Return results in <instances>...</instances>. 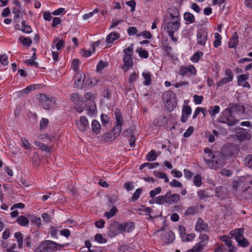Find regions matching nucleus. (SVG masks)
I'll list each match as a JSON object with an SVG mask.
<instances>
[{"mask_svg": "<svg viewBox=\"0 0 252 252\" xmlns=\"http://www.w3.org/2000/svg\"><path fill=\"white\" fill-rule=\"evenodd\" d=\"M34 145L41 151H46L47 152H50V151L51 148L41 142L35 141L34 142Z\"/></svg>", "mask_w": 252, "mask_h": 252, "instance_id": "obj_31", "label": "nucleus"}, {"mask_svg": "<svg viewBox=\"0 0 252 252\" xmlns=\"http://www.w3.org/2000/svg\"><path fill=\"white\" fill-rule=\"evenodd\" d=\"M85 79V75L81 72H78L76 73L74 80L76 85L77 87L81 86Z\"/></svg>", "mask_w": 252, "mask_h": 252, "instance_id": "obj_25", "label": "nucleus"}, {"mask_svg": "<svg viewBox=\"0 0 252 252\" xmlns=\"http://www.w3.org/2000/svg\"><path fill=\"white\" fill-rule=\"evenodd\" d=\"M69 245V243L59 244L54 241L47 240L42 242L39 247V249L41 252H45L46 251L59 250L62 248H63Z\"/></svg>", "mask_w": 252, "mask_h": 252, "instance_id": "obj_3", "label": "nucleus"}, {"mask_svg": "<svg viewBox=\"0 0 252 252\" xmlns=\"http://www.w3.org/2000/svg\"><path fill=\"white\" fill-rule=\"evenodd\" d=\"M136 52L138 53L139 56L142 58L146 59L149 56V53L148 51L145 50H142V48L137 49Z\"/></svg>", "mask_w": 252, "mask_h": 252, "instance_id": "obj_51", "label": "nucleus"}, {"mask_svg": "<svg viewBox=\"0 0 252 252\" xmlns=\"http://www.w3.org/2000/svg\"><path fill=\"white\" fill-rule=\"evenodd\" d=\"M215 40L214 41V46L215 47L217 48L221 44V36L219 33H215Z\"/></svg>", "mask_w": 252, "mask_h": 252, "instance_id": "obj_42", "label": "nucleus"}, {"mask_svg": "<svg viewBox=\"0 0 252 252\" xmlns=\"http://www.w3.org/2000/svg\"><path fill=\"white\" fill-rule=\"evenodd\" d=\"M141 191H142V190L141 189H137L135 190V191L134 192V193H133V194L131 197V199L133 201H135L139 198L140 194L141 193Z\"/></svg>", "mask_w": 252, "mask_h": 252, "instance_id": "obj_56", "label": "nucleus"}, {"mask_svg": "<svg viewBox=\"0 0 252 252\" xmlns=\"http://www.w3.org/2000/svg\"><path fill=\"white\" fill-rule=\"evenodd\" d=\"M191 113V107L188 105H184L183 107L182 114L189 116Z\"/></svg>", "mask_w": 252, "mask_h": 252, "instance_id": "obj_52", "label": "nucleus"}, {"mask_svg": "<svg viewBox=\"0 0 252 252\" xmlns=\"http://www.w3.org/2000/svg\"><path fill=\"white\" fill-rule=\"evenodd\" d=\"M120 35L118 32H112L108 34L106 38V41L108 43H112L114 41L119 38Z\"/></svg>", "mask_w": 252, "mask_h": 252, "instance_id": "obj_26", "label": "nucleus"}, {"mask_svg": "<svg viewBox=\"0 0 252 252\" xmlns=\"http://www.w3.org/2000/svg\"><path fill=\"white\" fill-rule=\"evenodd\" d=\"M37 98L44 109H50L54 106L55 103V100L52 97H50L44 94H38Z\"/></svg>", "mask_w": 252, "mask_h": 252, "instance_id": "obj_6", "label": "nucleus"}, {"mask_svg": "<svg viewBox=\"0 0 252 252\" xmlns=\"http://www.w3.org/2000/svg\"><path fill=\"white\" fill-rule=\"evenodd\" d=\"M197 194L201 199H204L210 197L209 193L206 190H200L197 192Z\"/></svg>", "mask_w": 252, "mask_h": 252, "instance_id": "obj_43", "label": "nucleus"}, {"mask_svg": "<svg viewBox=\"0 0 252 252\" xmlns=\"http://www.w3.org/2000/svg\"><path fill=\"white\" fill-rule=\"evenodd\" d=\"M19 40L24 45L27 46H30L32 43V40L30 37H25L24 36H20L19 38Z\"/></svg>", "mask_w": 252, "mask_h": 252, "instance_id": "obj_33", "label": "nucleus"}, {"mask_svg": "<svg viewBox=\"0 0 252 252\" xmlns=\"http://www.w3.org/2000/svg\"><path fill=\"white\" fill-rule=\"evenodd\" d=\"M227 189L221 186L218 187L216 188L215 193L216 196L220 199H222L227 194Z\"/></svg>", "mask_w": 252, "mask_h": 252, "instance_id": "obj_18", "label": "nucleus"}, {"mask_svg": "<svg viewBox=\"0 0 252 252\" xmlns=\"http://www.w3.org/2000/svg\"><path fill=\"white\" fill-rule=\"evenodd\" d=\"M14 237L16 239L18 246L20 249L23 247V236L20 232H16L14 234Z\"/></svg>", "mask_w": 252, "mask_h": 252, "instance_id": "obj_29", "label": "nucleus"}, {"mask_svg": "<svg viewBox=\"0 0 252 252\" xmlns=\"http://www.w3.org/2000/svg\"><path fill=\"white\" fill-rule=\"evenodd\" d=\"M173 13H170L171 19L168 22L164 23V29L168 33L174 32L177 31L180 26V13L176 8L173 9Z\"/></svg>", "mask_w": 252, "mask_h": 252, "instance_id": "obj_1", "label": "nucleus"}, {"mask_svg": "<svg viewBox=\"0 0 252 252\" xmlns=\"http://www.w3.org/2000/svg\"><path fill=\"white\" fill-rule=\"evenodd\" d=\"M158 165V162H154V163H144L142 164H141L140 166V169H142L144 168H147L149 169H153L157 166Z\"/></svg>", "mask_w": 252, "mask_h": 252, "instance_id": "obj_39", "label": "nucleus"}, {"mask_svg": "<svg viewBox=\"0 0 252 252\" xmlns=\"http://www.w3.org/2000/svg\"><path fill=\"white\" fill-rule=\"evenodd\" d=\"M137 29H136V28L134 27H129L127 30V33L130 36L133 35L135 34H137Z\"/></svg>", "mask_w": 252, "mask_h": 252, "instance_id": "obj_59", "label": "nucleus"}, {"mask_svg": "<svg viewBox=\"0 0 252 252\" xmlns=\"http://www.w3.org/2000/svg\"><path fill=\"white\" fill-rule=\"evenodd\" d=\"M118 212V210L117 208L114 206L110 211L106 212L104 213V216L109 219L114 216Z\"/></svg>", "mask_w": 252, "mask_h": 252, "instance_id": "obj_36", "label": "nucleus"}, {"mask_svg": "<svg viewBox=\"0 0 252 252\" xmlns=\"http://www.w3.org/2000/svg\"><path fill=\"white\" fill-rule=\"evenodd\" d=\"M167 123V119L165 116H159L153 121V125L156 126H162Z\"/></svg>", "mask_w": 252, "mask_h": 252, "instance_id": "obj_22", "label": "nucleus"}, {"mask_svg": "<svg viewBox=\"0 0 252 252\" xmlns=\"http://www.w3.org/2000/svg\"><path fill=\"white\" fill-rule=\"evenodd\" d=\"M184 18L185 20L189 23H193L195 21L194 15L189 12H185L184 14Z\"/></svg>", "mask_w": 252, "mask_h": 252, "instance_id": "obj_34", "label": "nucleus"}, {"mask_svg": "<svg viewBox=\"0 0 252 252\" xmlns=\"http://www.w3.org/2000/svg\"><path fill=\"white\" fill-rule=\"evenodd\" d=\"M161 191V189L160 187L157 188L155 189L152 190L150 192V195L151 197H155L157 194L160 193Z\"/></svg>", "mask_w": 252, "mask_h": 252, "instance_id": "obj_61", "label": "nucleus"}, {"mask_svg": "<svg viewBox=\"0 0 252 252\" xmlns=\"http://www.w3.org/2000/svg\"><path fill=\"white\" fill-rule=\"evenodd\" d=\"M189 73L188 70V67L185 66H181L180 67L179 74L182 76L186 75Z\"/></svg>", "mask_w": 252, "mask_h": 252, "instance_id": "obj_60", "label": "nucleus"}, {"mask_svg": "<svg viewBox=\"0 0 252 252\" xmlns=\"http://www.w3.org/2000/svg\"><path fill=\"white\" fill-rule=\"evenodd\" d=\"M249 79L248 74H242L238 76L237 84L238 85L240 86L242 85V82H244Z\"/></svg>", "mask_w": 252, "mask_h": 252, "instance_id": "obj_44", "label": "nucleus"}, {"mask_svg": "<svg viewBox=\"0 0 252 252\" xmlns=\"http://www.w3.org/2000/svg\"><path fill=\"white\" fill-rule=\"evenodd\" d=\"M165 202V195L164 196H159L155 198V202L157 204H161Z\"/></svg>", "mask_w": 252, "mask_h": 252, "instance_id": "obj_63", "label": "nucleus"}, {"mask_svg": "<svg viewBox=\"0 0 252 252\" xmlns=\"http://www.w3.org/2000/svg\"><path fill=\"white\" fill-rule=\"evenodd\" d=\"M238 35L237 32H233L232 37L228 42V46L230 48H235L238 45Z\"/></svg>", "mask_w": 252, "mask_h": 252, "instance_id": "obj_17", "label": "nucleus"}, {"mask_svg": "<svg viewBox=\"0 0 252 252\" xmlns=\"http://www.w3.org/2000/svg\"><path fill=\"white\" fill-rule=\"evenodd\" d=\"M115 117L116 119V125L113 127L114 130H117V129H120V132H122V127L121 126H123L124 124V120L122 117V113L121 112L119 109L116 110L115 113Z\"/></svg>", "mask_w": 252, "mask_h": 252, "instance_id": "obj_10", "label": "nucleus"}, {"mask_svg": "<svg viewBox=\"0 0 252 252\" xmlns=\"http://www.w3.org/2000/svg\"><path fill=\"white\" fill-rule=\"evenodd\" d=\"M203 53L202 52H197L191 57L190 60L193 63L198 62L200 58L202 57Z\"/></svg>", "mask_w": 252, "mask_h": 252, "instance_id": "obj_41", "label": "nucleus"}, {"mask_svg": "<svg viewBox=\"0 0 252 252\" xmlns=\"http://www.w3.org/2000/svg\"><path fill=\"white\" fill-rule=\"evenodd\" d=\"M237 106L238 105L237 104H230L228 107L223 110V114L226 115V113H227L232 114V112H233L236 110Z\"/></svg>", "mask_w": 252, "mask_h": 252, "instance_id": "obj_37", "label": "nucleus"}, {"mask_svg": "<svg viewBox=\"0 0 252 252\" xmlns=\"http://www.w3.org/2000/svg\"><path fill=\"white\" fill-rule=\"evenodd\" d=\"M28 217L29 218V220L32 222H33L36 224V226L38 227H40L41 223V219L39 217H36L34 216H31L29 215L28 216Z\"/></svg>", "mask_w": 252, "mask_h": 252, "instance_id": "obj_32", "label": "nucleus"}, {"mask_svg": "<svg viewBox=\"0 0 252 252\" xmlns=\"http://www.w3.org/2000/svg\"><path fill=\"white\" fill-rule=\"evenodd\" d=\"M206 243L205 242L200 241L196 243L192 249L188 250V252H200L206 246Z\"/></svg>", "mask_w": 252, "mask_h": 252, "instance_id": "obj_21", "label": "nucleus"}, {"mask_svg": "<svg viewBox=\"0 0 252 252\" xmlns=\"http://www.w3.org/2000/svg\"><path fill=\"white\" fill-rule=\"evenodd\" d=\"M220 111V107L219 105L211 106L209 110V114L211 117H215L216 115Z\"/></svg>", "mask_w": 252, "mask_h": 252, "instance_id": "obj_35", "label": "nucleus"}, {"mask_svg": "<svg viewBox=\"0 0 252 252\" xmlns=\"http://www.w3.org/2000/svg\"><path fill=\"white\" fill-rule=\"evenodd\" d=\"M195 230L198 232H208L209 230V227L203 220L198 218L195 225Z\"/></svg>", "mask_w": 252, "mask_h": 252, "instance_id": "obj_11", "label": "nucleus"}, {"mask_svg": "<svg viewBox=\"0 0 252 252\" xmlns=\"http://www.w3.org/2000/svg\"><path fill=\"white\" fill-rule=\"evenodd\" d=\"M92 130L93 132L98 134L100 132L101 126L99 122L95 120H94L92 122Z\"/></svg>", "mask_w": 252, "mask_h": 252, "instance_id": "obj_28", "label": "nucleus"}, {"mask_svg": "<svg viewBox=\"0 0 252 252\" xmlns=\"http://www.w3.org/2000/svg\"><path fill=\"white\" fill-rule=\"evenodd\" d=\"M58 227H54L52 226L50 228V233L52 236L57 238V235L58 233L59 230L58 229Z\"/></svg>", "mask_w": 252, "mask_h": 252, "instance_id": "obj_57", "label": "nucleus"}, {"mask_svg": "<svg viewBox=\"0 0 252 252\" xmlns=\"http://www.w3.org/2000/svg\"><path fill=\"white\" fill-rule=\"evenodd\" d=\"M142 76L145 79V81L143 82V84L145 86L150 85L152 82L151 73L149 72H144L142 73Z\"/></svg>", "mask_w": 252, "mask_h": 252, "instance_id": "obj_30", "label": "nucleus"}, {"mask_svg": "<svg viewBox=\"0 0 252 252\" xmlns=\"http://www.w3.org/2000/svg\"><path fill=\"white\" fill-rule=\"evenodd\" d=\"M238 245L242 247H246L249 245V243L247 239L242 237V238H240L239 240L236 241Z\"/></svg>", "mask_w": 252, "mask_h": 252, "instance_id": "obj_47", "label": "nucleus"}, {"mask_svg": "<svg viewBox=\"0 0 252 252\" xmlns=\"http://www.w3.org/2000/svg\"><path fill=\"white\" fill-rule=\"evenodd\" d=\"M95 241L100 244H104L107 242L106 239L103 238L101 234L97 233L94 236Z\"/></svg>", "mask_w": 252, "mask_h": 252, "instance_id": "obj_49", "label": "nucleus"}, {"mask_svg": "<svg viewBox=\"0 0 252 252\" xmlns=\"http://www.w3.org/2000/svg\"><path fill=\"white\" fill-rule=\"evenodd\" d=\"M244 232L243 228H239V229H235L233 230H232L230 232V234L235 237V239L236 241L239 240L240 238H242L243 236V233Z\"/></svg>", "mask_w": 252, "mask_h": 252, "instance_id": "obj_24", "label": "nucleus"}, {"mask_svg": "<svg viewBox=\"0 0 252 252\" xmlns=\"http://www.w3.org/2000/svg\"><path fill=\"white\" fill-rule=\"evenodd\" d=\"M76 124L79 129L82 132L86 131L89 125L88 120L85 116H81Z\"/></svg>", "mask_w": 252, "mask_h": 252, "instance_id": "obj_13", "label": "nucleus"}, {"mask_svg": "<svg viewBox=\"0 0 252 252\" xmlns=\"http://www.w3.org/2000/svg\"><path fill=\"white\" fill-rule=\"evenodd\" d=\"M194 102L195 104H200L202 103L203 100V96L202 95H197L194 94L193 96Z\"/></svg>", "mask_w": 252, "mask_h": 252, "instance_id": "obj_58", "label": "nucleus"}, {"mask_svg": "<svg viewBox=\"0 0 252 252\" xmlns=\"http://www.w3.org/2000/svg\"><path fill=\"white\" fill-rule=\"evenodd\" d=\"M121 133L120 129L116 130L113 128L111 131L101 136V140L104 142L112 141L118 137Z\"/></svg>", "mask_w": 252, "mask_h": 252, "instance_id": "obj_8", "label": "nucleus"}, {"mask_svg": "<svg viewBox=\"0 0 252 252\" xmlns=\"http://www.w3.org/2000/svg\"><path fill=\"white\" fill-rule=\"evenodd\" d=\"M245 162L247 166L252 168V155L248 156L245 158Z\"/></svg>", "mask_w": 252, "mask_h": 252, "instance_id": "obj_62", "label": "nucleus"}, {"mask_svg": "<svg viewBox=\"0 0 252 252\" xmlns=\"http://www.w3.org/2000/svg\"><path fill=\"white\" fill-rule=\"evenodd\" d=\"M89 105L87 107V110L88 111V114L93 115L94 114L96 109V105L94 101L89 102Z\"/></svg>", "mask_w": 252, "mask_h": 252, "instance_id": "obj_38", "label": "nucleus"}, {"mask_svg": "<svg viewBox=\"0 0 252 252\" xmlns=\"http://www.w3.org/2000/svg\"><path fill=\"white\" fill-rule=\"evenodd\" d=\"M180 199L179 194H172L171 191H168L165 194V202L169 204L177 202Z\"/></svg>", "mask_w": 252, "mask_h": 252, "instance_id": "obj_12", "label": "nucleus"}, {"mask_svg": "<svg viewBox=\"0 0 252 252\" xmlns=\"http://www.w3.org/2000/svg\"><path fill=\"white\" fill-rule=\"evenodd\" d=\"M133 50V44L130 45L127 48L123 50V52L125 55L123 57V61L125 64L122 66V69H125V67H127V69L125 70H126L129 68H131L133 66V60H132V53Z\"/></svg>", "mask_w": 252, "mask_h": 252, "instance_id": "obj_4", "label": "nucleus"}, {"mask_svg": "<svg viewBox=\"0 0 252 252\" xmlns=\"http://www.w3.org/2000/svg\"><path fill=\"white\" fill-rule=\"evenodd\" d=\"M81 96L79 95V94H73L71 95L70 99L74 103H77L80 101L81 102H85V101L83 100V99L82 100H81Z\"/></svg>", "mask_w": 252, "mask_h": 252, "instance_id": "obj_53", "label": "nucleus"}, {"mask_svg": "<svg viewBox=\"0 0 252 252\" xmlns=\"http://www.w3.org/2000/svg\"><path fill=\"white\" fill-rule=\"evenodd\" d=\"M194 185L196 187H200L202 185V177L200 174H196L194 177L193 181Z\"/></svg>", "mask_w": 252, "mask_h": 252, "instance_id": "obj_46", "label": "nucleus"}, {"mask_svg": "<svg viewBox=\"0 0 252 252\" xmlns=\"http://www.w3.org/2000/svg\"><path fill=\"white\" fill-rule=\"evenodd\" d=\"M108 64L107 62H103V61L101 60L98 62V64L96 66V70L97 72L101 71L103 69H104L105 67H106Z\"/></svg>", "mask_w": 252, "mask_h": 252, "instance_id": "obj_48", "label": "nucleus"}, {"mask_svg": "<svg viewBox=\"0 0 252 252\" xmlns=\"http://www.w3.org/2000/svg\"><path fill=\"white\" fill-rule=\"evenodd\" d=\"M206 163L213 169L222 168L226 163L225 156L219 152H214L210 158L206 159Z\"/></svg>", "mask_w": 252, "mask_h": 252, "instance_id": "obj_2", "label": "nucleus"}, {"mask_svg": "<svg viewBox=\"0 0 252 252\" xmlns=\"http://www.w3.org/2000/svg\"><path fill=\"white\" fill-rule=\"evenodd\" d=\"M84 97L85 99V100H84L85 102L88 100H90V102H91L94 101L93 100L94 98V95L90 92H87L85 94Z\"/></svg>", "mask_w": 252, "mask_h": 252, "instance_id": "obj_55", "label": "nucleus"}, {"mask_svg": "<svg viewBox=\"0 0 252 252\" xmlns=\"http://www.w3.org/2000/svg\"><path fill=\"white\" fill-rule=\"evenodd\" d=\"M16 222L22 226H27L29 223V219L24 216H18Z\"/></svg>", "mask_w": 252, "mask_h": 252, "instance_id": "obj_27", "label": "nucleus"}, {"mask_svg": "<svg viewBox=\"0 0 252 252\" xmlns=\"http://www.w3.org/2000/svg\"><path fill=\"white\" fill-rule=\"evenodd\" d=\"M174 238V234L170 230H165L161 235L162 240L166 244L172 242Z\"/></svg>", "mask_w": 252, "mask_h": 252, "instance_id": "obj_14", "label": "nucleus"}, {"mask_svg": "<svg viewBox=\"0 0 252 252\" xmlns=\"http://www.w3.org/2000/svg\"><path fill=\"white\" fill-rule=\"evenodd\" d=\"M224 73L226 77L221 79L217 83L216 85L217 87H220L224 84L231 82L233 80L234 76L233 72L230 68L226 69Z\"/></svg>", "mask_w": 252, "mask_h": 252, "instance_id": "obj_9", "label": "nucleus"}, {"mask_svg": "<svg viewBox=\"0 0 252 252\" xmlns=\"http://www.w3.org/2000/svg\"><path fill=\"white\" fill-rule=\"evenodd\" d=\"M102 95L104 97L109 99L111 96V92L107 88H105L103 89Z\"/></svg>", "mask_w": 252, "mask_h": 252, "instance_id": "obj_64", "label": "nucleus"}, {"mask_svg": "<svg viewBox=\"0 0 252 252\" xmlns=\"http://www.w3.org/2000/svg\"><path fill=\"white\" fill-rule=\"evenodd\" d=\"M243 185V177H242L241 178L234 181L232 183V187L233 188L237 189L239 187H240L241 186Z\"/></svg>", "mask_w": 252, "mask_h": 252, "instance_id": "obj_50", "label": "nucleus"}, {"mask_svg": "<svg viewBox=\"0 0 252 252\" xmlns=\"http://www.w3.org/2000/svg\"><path fill=\"white\" fill-rule=\"evenodd\" d=\"M120 224L122 227V233L126 232H130L134 228V223L132 222H126Z\"/></svg>", "mask_w": 252, "mask_h": 252, "instance_id": "obj_19", "label": "nucleus"}, {"mask_svg": "<svg viewBox=\"0 0 252 252\" xmlns=\"http://www.w3.org/2000/svg\"><path fill=\"white\" fill-rule=\"evenodd\" d=\"M207 39V32L204 30H199L197 33V43L204 45Z\"/></svg>", "mask_w": 252, "mask_h": 252, "instance_id": "obj_15", "label": "nucleus"}, {"mask_svg": "<svg viewBox=\"0 0 252 252\" xmlns=\"http://www.w3.org/2000/svg\"><path fill=\"white\" fill-rule=\"evenodd\" d=\"M15 29L16 30L22 31L23 32H25L26 33H29L32 32V29L31 27L30 26L26 25L25 21H23L22 22L21 28H20V26L19 24H17L15 26Z\"/></svg>", "mask_w": 252, "mask_h": 252, "instance_id": "obj_20", "label": "nucleus"}, {"mask_svg": "<svg viewBox=\"0 0 252 252\" xmlns=\"http://www.w3.org/2000/svg\"><path fill=\"white\" fill-rule=\"evenodd\" d=\"M22 143V146L27 150H31V146L29 141L25 137H22L21 139Z\"/></svg>", "mask_w": 252, "mask_h": 252, "instance_id": "obj_45", "label": "nucleus"}, {"mask_svg": "<svg viewBox=\"0 0 252 252\" xmlns=\"http://www.w3.org/2000/svg\"><path fill=\"white\" fill-rule=\"evenodd\" d=\"M217 121L220 123L226 124L230 126H233L239 122V120L233 117L232 114L226 113V115H225L223 111L218 118Z\"/></svg>", "mask_w": 252, "mask_h": 252, "instance_id": "obj_5", "label": "nucleus"}, {"mask_svg": "<svg viewBox=\"0 0 252 252\" xmlns=\"http://www.w3.org/2000/svg\"><path fill=\"white\" fill-rule=\"evenodd\" d=\"M241 131L236 134L237 138L239 141L248 140L251 136L244 128H240Z\"/></svg>", "mask_w": 252, "mask_h": 252, "instance_id": "obj_16", "label": "nucleus"}, {"mask_svg": "<svg viewBox=\"0 0 252 252\" xmlns=\"http://www.w3.org/2000/svg\"><path fill=\"white\" fill-rule=\"evenodd\" d=\"M220 240L224 242L225 245L229 248L228 252H233L235 247L232 245V242L226 235H223L220 238Z\"/></svg>", "mask_w": 252, "mask_h": 252, "instance_id": "obj_23", "label": "nucleus"}, {"mask_svg": "<svg viewBox=\"0 0 252 252\" xmlns=\"http://www.w3.org/2000/svg\"><path fill=\"white\" fill-rule=\"evenodd\" d=\"M200 112H207V110L204 108L197 107L194 112L192 118L193 119H195Z\"/></svg>", "mask_w": 252, "mask_h": 252, "instance_id": "obj_54", "label": "nucleus"}, {"mask_svg": "<svg viewBox=\"0 0 252 252\" xmlns=\"http://www.w3.org/2000/svg\"><path fill=\"white\" fill-rule=\"evenodd\" d=\"M157 158V154L156 152L152 150L150 152L148 153L146 156V159L148 161H154Z\"/></svg>", "mask_w": 252, "mask_h": 252, "instance_id": "obj_40", "label": "nucleus"}, {"mask_svg": "<svg viewBox=\"0 0 252 252\" xmlns=\"http://www.w3.org/2000/svg\"><path fill=\"white\" fill-rule=\"evenodd\" d=\"M122 227L121 224L116 221H114L111 223L109 227L108 231V236L111 238L114 237L120 233H122Z\"/></svg>", "mask_w": 252, "mask_h": 252, "instance_id": "obj_7", "label": "nucleus"}]
</instances>
